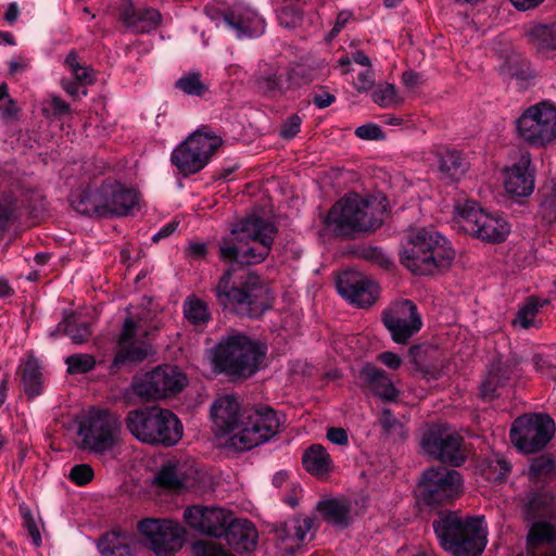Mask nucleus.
Masks as SVG:
<instances>
[{
  "label": "nucleus",
  "instance_id": "c03bdc74",
  "mask_svg": "<svg viewBox=\"0 0 556 556\" xmlns=\"http://www.w3.org/2000/svg\"><path fill=\"white\" fill-rule=\"evenodd\" d=\"M556 503V497L546 492L541 491L533 494L529 500V510L533 515V517L544 515L551 511Z\"/></svg>",
  "mask_w": 556,
  "mask_h": 556
},
{
  "label": "nucleus",
  "instance_id": "0eeeda50",
  "mask_svg": "<svg viewBox=\"0 0 556 556\" xmlns=\"http://www.w3.org/2000/svg\"><path fill=\"white\" fill-rule=\"evenodd\" d=\"M454 255L447 239L434 228H417L407 238L401 262L414 274L428 275L447 264Z\"/></svg>",
  "mask_w": 556,
  "mask_h": 556
},
{
  "label": "nucleus",
  "instance_id": "ea45409f",
  "mask_svg": "<svg viewBox=\"0 0 556 556\" xmlns=\"http://www.w3.org/2000/svg\"><path fill=\"white\" fill-rule=\"evenodd\" d=\"M175 87L182 93L191 97H202L208 90V86L202 80L201 74L197 72L182 74L175 81Z\"/></svg>",
  "mask_w": 556,
  "mask_h": 556
},
{
  "label": "nucleus",
  "instance_id": "f03ea898",
  "mask_svg": "<svg viewBox=\"0 0 556 556\" xmlns=\"http://www.w3.org/2000/svg\"><path fill=\"white\" fill-rule=\"evenodd\" d=\"M275 231L273 224L248 217L236 224L223 239L219 256L225 262L242 265L261 263L270 251Z\"/></svg>",
  "mask_w": 556,
  "mask_h": 556
},
{
  "label": "nucleus",
  "instance_id": "37998d69",
  "mask_svg": "<svg viewBox=\"0 0 556 556\" xmlns=\"http://www.w3.org/2000/svg\"><path fill=\"white\" fill-rule=\"evenodd\" d=\"M509 379L506 370L501 365L493 366L486 379L481 384V394L483 397L491 399L495 395L496 388L503 386Z\"/></svg>",
  "mask_w": 556,
  "mask_h": 556
},
{
  "label": "nucleus",
  "instance_id": "423d86ee",
  "mask_svg": "<svg viewBox=\"0 0 556 556\" xmlns=\"http://www.w3.org/2000/svg\"><path fill=\"white\" fill-rule=\"evenodd\" d=\"M434 533L452 556H480L486 546V527L482 516L462 518L444 513L433 522Z\"/></svg>",
  "mask_w": 556,
  "mask_h": 556
},
{
  "label": "nucleus",
  "instance_id": "ddd939ff",
  "mask_svg": "<svg viewBox=\"0 0 556 556\" xmlns=\"http://www.w3.org/2000/svg\"><path fill=\"white\" fill-rule=\"evenodd\" d=\"M187 384V377L175 366H159L147 372L137 374L131 383L132 392L142 400L168 397L180 392Z\"/></svg>",
  "mask_w": 556,
  "mask_h": 556
},
{
  "label": "nucleus",
  "instance_id": "e2e57ef3",
  "mask_svg": "<svg viewBox=\"0 0 556 556\" xmlns=\"http://www.w3.org/2000/svg\"><path fill=\"white\" fill-rule=\"evenodd\" d=\"M532 366L534 368L535 371L544 375V376H548V377H552L553 374H552V364L551 362L543 357V356H540V355H536L532 358Z\"/></svg>",
  "mask_w": 556,
  "mask_h": 556
},
{
  "label": "nucleus",
  "instance_id": "cd10ccee",
  "mask_svg": "<svg viewBox=\"0 0 556 556\" xmlns=\"http://www.w3.org/2000/svg\"><path fill=\"white\" fill-rule=\"evenodd\" d=\"M230 273L227 271L219 280L216 288V295L222 305L231 311L249 316L255 315L257 309L252 307V295L239 288L228 289Z\"/></svg>",
  "mask_w": 556,
  "mask_h": 556
},
{
  "label": "nucleus",
  "instance_id": "680f3d73",
  "mask_svg": "<svg viewBox=\"0 0 556 556\" xmlns=\"http://www.w3.org/2000/svg\"><path fill=\"white\" fill-rule=\"evenodd\" d=\"M327 439L337 445H346L349 442L348 433L343 428H329Z\"/></svg>",
  "mask_w": 556,
  "mask_h": 556
},
{
  "label": "nucleus",
  "instance_id": "6e6d98bb",
  "mask_svg": "<svg viewBox=\"0 0 556 556\" xmlns=\"http://www.w3.org/2000/svg\"><path fill=\"white\" fill-rule=\"evenodd\" d=\"M93 477V470L89 465L83 464L71 469L70 478L78 485H84Z\"/></svg>",
  "mask_w": 556,
  "mask_h": 556
},
{
  "label": "nucleus",
  "instance_id": "2f4dec72",
  "mask_svg": "<svg viewBox=\"0 0 556 556\" xmlns=\"http://www.w3.org/2000/svg\"><path fill=\"white\" fill-rule=\"evenodd\" d=\"M295 73L286 68L270 70L260 77L258 87L265 93L279 96L299 86L294 80Z\"/></svg>",
  "mask_w": 556,
  "mask_h": 556
},
{
  "label": "nucleus",
  "instance_id": "a211bd4d",
  "mask_svg": "<svg viewBox=\"0 0 556 556\" xmlns=\"http://www.w3.org/2000/svg\"><path fill=\"white\" fill-rule=\"evenodd\" d=\"M140 535L159 556H167L181 547L185 529L168 519H143L138 523Z\"/></svg>",
  "mask_w": 556,
  "mask_h": 556
},
{
  "label": "nucleus",
  "instance_id": "79ce46f5",
  "mask_svg": "<svg viewBox=\"0 0 556 556\" xmlns=\"http://www.w3.org/2000/svg\"><path fill=\"white\" fill-rule=\"evenodd\" d=\"M510 470L507 460L498 454L493 455L481 464V472L488 480H501Z\"/></svg>",
  "mask_w": 556,
  "mask_h": 556
},
{
  "label": "nucleus",
  "instance_id": "aec40b11",
  "mask_svg": "<svg viewBox=\"0 0 556 556\" xmlns=\"http://www.w3.org/2000/svg\"><path fill=\"white\" fill-rule=\"evenodd\" d=\"M148 333L142 317L130 314L124 323L113 365L117 367L144 359L151 352L150 344L144 340Z\"/></svg>",
  "mask_w": 556,
  "mask_h": 556
},
{
  "label": "nucleus",
  "instance_id": "c9c22d12",
  "mask_svg": "<svg viewBox=\"0 0 556 556\" xmlns=\"http://www.w3.org/2000/svg\"><path fill=\"white\" fill-rule=\"evenodd\" d=\"M317 509L329 523L337 527H346L351 521L350 505L345 500L320 501Z\"/></svg>",
  "mask_w": 556,
  "mask_h": 556
},
{
  "label": "nucleus",
  "instance_id": "864d4df0",
  "mask_svg": "<svg viewBox=\"0 0 556 556\" xmlns=\"http://www.w3.org/2000/svg\"><path fill=\"white\" fill-rule=\"evenodd\" d=\"M42 112L47 116H62L70 113V105L60 97L53 96L45 101Z\"/></svg>",
  "mask_w": 556,
  "mask_h": 556
},
{
  "label": "nucleus",
  "instance_id": "1a4fd4ad",
  "mask_svg": "<svg viewBox=\"0 0 556 556\" xmlns=\"http://www.w3.org/2000/svg\"><path fill=\"white\" fill-rule=\"evenodd\" d=\"M454 227L488 242H501L510 232V225L498 213H491L473 201H464L455 205Z\"/></svg>",
  "mask_w": 556,
  "mask_h": 556
},
{
  "label": "nucleus",
  "instance_id": "a878e982",
  "mask_svg": "<svg viewBox=\"0 0 556 556\" xmlns=\"http://www.w3.org/2000/svg\"><path fill=\"white\" fill-rule=\"evenodd\" d=\"M316 531V519L311 516H299L287 520L279 532L285 549L293 553L303 543L311 541Z\"/></svg>",
  "mask_w": 556,
  "mask_h": 556
},
{
  "label": "nucleus",
  "instance_id": "a19ab883",
  "mask_svg": "<svg viewBox=\"0 0 556 556\" xmlns=\"http://www.w3.org/2000/svg\"><path fill=\"white\" fill-rule=\"evenodd\" d=\"M63 331L67 334L74 343L84 342L89 336V328L86 323H80L75 316L65 318L60 323L55 332Z\"/></svg>",
  "mask_w": 556,
  "mask_h": 556
},
{
  "label": "nucleus",
  "instance_id": "4468645a",
  "mask_svg": "<svg viewBox=\"0 0 556 556\" xmlns=\"http://www.w3.org/2000/svg\"><path fill=\"white\" fill-rule=\"evenodd\" d=\"M205 12L217 28L230 31L240 40L260 37L266 29L265 20L243 3L233 5L228 12H220L214 7H207Z\"/></svg>",
  "mask_w": 556,
  "mask_h": 556
},
{
  "label": "nucleus",
  "instance_id": "774afa93",
  "mask_svg": "<svg viewBox=\"0 0 556 556\" xmlns=\"http://www.w3.org/2000/svg\"><path fill=\"white\" fill-rule=\"evenodd\" d=\"M0 113L3 118H11L15 116L17 113V106L14 100L9 99L4 105H1Z\"/></svg>",
  "mask_w": 556,
  "mask_h": 556
},
{
  "label": "nucleus",
  "instance_id": "8fccbe9b",
  "mask_svg": "<svg viewBox=\"0 0 556 556\" xmlns=\"http://www.w3.org/2000/svg\"><path fill=\"white\" fill-rule=\"evenodd\" d=\"M67 371L70 374H85L94 366V359L88 354H74L66 358Z\"/></svg>",
  "mask_w": 556,
  "mask_h": 556
},
{
  "label": "nucleus",
  "instance_id": "4d7b16f0",
  "mask_svg": "<svg viewBox=\"0 0 556 556\" xmlns=\"http://www.w3.org/2000/svg\"><path fill=\"white\" fill-rule=\"evenodd\" d=\"M301 118L298 115L290 116L280 129V136L285 139L293 138L299 131L301 126Z\"/></svg>",
  "mask_w": 556,
  "mask_h": 556
},
{
  "label": "nucleus",
  "instance_id": "bb28decb",
  "mask_svg": "<svg viewBox=\"0 0 556 556\" xmlns=\"http://www.w3.org/2000/svg\"><path fill=\"white\" fill-rule=\"evenodd\" d=\"M118 11L124 24L136 33H149L161 23L159 11L135 8L131 0H121Z\"/></svg>",
  "mask_w": 556,
  "mask_h": 556
},
{
  "label": "nucleus",
  "instance_id": "6ab92c4d",
  "mask_svg": "<svg viewBox=\"0 0 556 556\" xmlns=\"http://www.w3.org/2000/svg\"><path fill=\"white\" fill-rule=\"evenodd\" d=\"M460 444L462 437L444 425L430 427L420 441L425 454L453 466H459L465 462Z\"/></svg>",
  "mask_w": 556,
  "mask_h": 556
},
{
  "label": "nucleus",
  "instance_id": "49530a36",
  "mask_svg": "<svg viewBox=\"0 0 556 556\" xmlns=\"http://www.w3.org/2000/svg\"><path fill=\"white\" fill-rule=\"evenodd\" d=\"M543 304L540 303L538 300L531 299L529 300L525 306H522L518 313L517 317L515 319V325L520 326L521 328H529L535 325V315L538 313V309Z\"/></svg>",
  "mask_w": 556,
  "mask_h": 556
},
{
  "label": "nucleus",
  "instance_id": "b1692460",
  "mask_svg": "<svg viewBox=\"0 0 556 556\" xmlns=\"http://www.w3.org/2000/svg\"><path fill=\"white\" fill-rule=\"evenodd\" d=\"M503 186L514 197H528L533 192L534 174L528 152H522L511 165L504 168Z\"/></svg>",
  "mask_w": 556,
  "mask_h": 556
},
{
  "label": "nucleus",
  "instance_id": "72a5a7b5",
  "mask_svg": "<svg viewBox=\"0 0 556 556\" xmlns=\"http://www.w3.org/2000/svg\"><path fill=\"white\" fill-rule=\"evenodd\" d=\"M361 376L366 381L372 392L387 401H393L397 396V390L393 386L389 376L371 365H366L361 371Z\"/></svg>",
  "mask_w": 556,
  "mask_h": 556
},
{
  "label": "nucleus",
  "instance_id": "4c0bfd02",
  "mask_svg": "<svg viewBox=\"0 0 556 556\" xmlns=\"http://www.w3.org/2000/svg\"><path fill=\"white\" fill-rule=\"evenodd\" d=\"M528 36L540 52H546L556 49V29L552 25H533Z\"/></svg>",
  "mask_w": 556,
  "mask_h": 556
},
{
  "label": "nucleus",
  "instance_id": "58836bf2",
  "mask_svg": "<svg viewBox=\"0 0 556 556\" xmlns=\"http://www.w3.org/2000/svg\"><path fill=\"white\" fill-rule=\"evenodd\" d=\"M64 66L71 76L83 86L90 85L96 79L92 68L81 63L75 51L68 52L64 60Z\"/></svg>",
  "mask_w": 556,
  "mask_h": 556
},
{
  "label": "nucleus",
  "instance_id": "7ed1b4c3",
  "mask_svg": "<svg viewBox=\"0 0 556 556\" xmlns=\"http://www.w3.org/2000/svg\"><path fill=\"white\" fill-rule=\"evenodd\" d=\"M386 211L387 200L380 194L349 193L331 207L325 224L329 230L342 236L369 231L382 224Z\"/></svg>",
  "mask_w": 556,
  "mask_h": 556
},
{
  "label": "nucleus",
  "instance_id": "6e6552de",
  "mask_svg": "<svg viewBox=\"0 0 556 556\" xmlns=\"http://www.w3.org/2000/svg\"><path fill=\"white\" fill-rule=\"evenodd\" d=\"M126 428L142 443L164 446L176 445L184 434L179 418L173 412L156 406L130 410Z\"/></svg>",
  "mask_w": 556,
  "mask_h": 556
},
{
  "label": "nucleus",
  "instance_id": "4be33fe9",
  "mask_svg": "<svg viewBox=\"0 0 556 556\" xmlns=\"http://www.w3.org/2000/svg\"><path fill=\"white\" fill-rule=\"evenodd\" d=\"M232 517L231 511L218 506L194 505L184 513L190 528L214 538H223Z\"/></svg>",
  "mask_w": 556,
  "mask_h": 556
},
{
  "label": "nucleus",
  "instance_id": "a18cd8bd",
  "mask_svg": "<svg viewBox=\"0 0 556 556\" xmlns=\"http://www.w3.org/2000/svg\"><path fill=\"white\" fill-rule=\"evenodd\" d=\"M21 515L23 518L24 527L30 536L31 543L36 547H39L42 543L40 519L36 518L35 515L25 507H21Z\"/></svg>",
  "mask_w": 556,
  "mask_h": 556
},
{
  "label": "nucleus",
  "instance_id": "e433bc0d",
  "mask_svg": "<svg viewBox=\"0 0 556 556\" xmlns=\"http://www.w3.org/2000/svg\"><path fill=\"white\" fill-rule=\"evenodd\" d=\"M182 307L185 318L194 327H204L211 320L207 304L195 295L187 296Z\"/></svg>",
  "mask_w": 556,
  "mask_h": 556
},
{
  "label": "nucleus",
  "instance_id": "20e7f679",
  "mask_svg": "<svg viewBox=\"0 0 556 556\" xmlns=\"http://www.w3.org/2000/svg\"><path fill=\"white\" fill-rule=\"evenodd\" d=\"M80 214L99 217H123L140 208L138 191L116 179H105L71 199Z\"/></svg>",
  "mask_w": 556,
  "mask_h": 556
},
{
  "label": "nucleus",
  "instance_id": "0e129e2a",
  "mask_svg": "<svg viewBox=\"0 0 556 556\" xmlns=\"http://www.w3.org/2000/svg\"><path fill=\"white\" fill-rule=\"evenodd\" d=\"M61 84H62V87H63L64 91L68 96H71V97L76 98V97H79L80 94L81 96H87V90L83 89L80 91V87L79 86H81V85L79 83H77V81L74 83V81H72V80H70L67 78H63Z\"/></svg>",
  "mask_w": 556,
  "mask_h": 556
},
{
  "label": "nucleus",
  "instance_id": "09e8293b",
  "mask_svg": "<svg viewBox=\"0 0 556 556\" xmlns=\"http://www.w3.org/2000/svg\"><path fill=\"white\" fill-rule=\"evenodd\" d=\"M374 101L382 108L392 106L401 103L402 99L397 96L393 85L386 84L380 86L372 94Z\"/></svg>",
  "mask_w": 556,
  "mask_h": 556
},
{
  "label": "nucleus",
  "instance_id": "f3484780",
  "mask_svg": "<svg viewBox=\"0 0 556 556\" xmlns=\"http://www.w3.org/2000/svg\"><path fill=\"white\" fill-rule=\"evenodd\" d=\"M194 463L187 459L168 458L155 471L151 483L161 492L195 490L204 479Z\"/></svg>",
  "mask_w": 556,
  "mask_h": 556
},
{
  "label": "nucleus",
  "instance_id": "393cba45",
  "mask_svg": "<svg viewBox=\"0 0 556 556\" xmlns=\"http://www.w3.org/2000/svg\"><path fill=\"white\" fill-rule=\"evenodd\" d=\"M517 556H556V520L533 525L527 538V552Z\"/></svg>",
  "mask_w": 556,
  "mask_h": 556
},
{
  "label": "nucleus",
  "instance_id": "052dcab7",
  "mask_svg": "<svg viewBox=\"0 0 556 556\" xmlns=\"http://www.w3.org/2000/svg\"><path fill=\"white\" fill-rule=\"evenodd\" d=\"M29 65H30V61L28 58H26L24 55L13 56L8 62L9 74L10 75L22 74L28 70Z\"/></svg>",
  "mask_w": 556,
  "mask_h": 556
},
{
  "label": "nucleus",
  "instance_id": "2eb2a0df",
  "mask_svg": "<svg viewBox=\"0 0 556 556\" xmlns=\"http://www.w3.org/2000/svg\"><path fill=\"white\" fill-rule=\"evenodd\" d=\"M555 424L545 414H530L518 417L510 429V439L523 454L542 450L552 439Z\"/></svg>",
  "mask_w": 556,
  "mask_h": 556
},
{
  "label": "nucleus",
  "instance_id": "f704fd0d",
  "mask_svg": "<svg viewBox=\"0 0 556 556\" xmlns=\"http://www.w3.org/2000/svg\"><path fill=\"white\" fill-rule=\"evenodd\" d=\"M22 383L25 393L29 397H35L42 392V371L40 363L33 356H27L21 365Z\"/></svg>",
  "mask_w": 556,
  "mask_h": 556
},
{
  "label": "nucleus",
  "instance_id": "13d9d810",
  "mask_svg": "<svg viewBox=\"0 0 556 556\" xmlns=\"http://www.w3.org/2000/svg\"><path fill=\"white\" fill-rule=\"evenodd\" d=\"M374 83L375 77L372 71L370 68H364L357 74L354 86L358 91H367L374 86Z\"/></svg>",
  "mask_w": 556,
  "mask_h": 556
},
{
  "label": "nucleus",
  "instance_id": "69168bd1",
  "mask_svg": "<svg viewBox=\"0 0 556 556\" xmlns=\"http://www.w3.org/2000/svg\"><path fill=\"white\" fill-rule=\"evenodd\" d=\"M378 358L390 369H397L402 364L401 357L392 352L381 353Z\"/></svg>",
  "mask_w": 556,
  "mask_h": 556
},
{
  "label": "nucleus",
  "instance_id": "7c9ffc66",
  "mask_svg": "<svg viewBox=\"0 0 556 556\" xmlns=\"http://www.w3.org/2000/svg\"><path fill=\"white\" fill-rule=\"evenodd\" d=\"M138 542L132 535L112 531L105 534L98 543V551L102 556H131Z\"/></svg>",
  "mask_w": 556,
  "mask_h": 556
},
{
  "label": "nucleus",
  "instance_id": "338daca9",
  "mask_svg": "<svg viewBox=\"0 0 556 556\" xmlns=\"http://www.w3.org/2000/svg\"><path fill=\"white\" fill-rule=\"evenodd\" d=\"M334 101V96L324 92L320 94L315 96L314 103L319 109H325L331 105Z\"/></svg>",
  "mask_w": 556,
  "mask_h": 556
},
{
  "label": "nucleus",
  "instance_id": "c85d7f7f",
  "mask_svg": "<svg viewBox=\"0 0 556 556\" xmlns=\"http://www.w3.org/2000/svg\"><path fill=\"white\" fill-rule=\"evenodd\" d=\"M223 538L236 552H251L257 544L258 533L251 521L232 517Z\"/></svg>",
  "mask_w": 556,
  "mask_h": 556
},
{
  "label": "nucleus",
  "instance_id": "5fc2aeb1",
  "mask_svg": "<svg viewBox=\"0 0 556 556\" xmlns=\"http://www.w3.org/2000/svg\"><path fill=\"white\" fill-rule=\"evenodd\" d=\"M355 135L363 140H382L384 134L380 126L374 123H367L355 129Z\"/></svg>",
  "mask_w": 556,
  "mask_h": 556
},
{
  "label": "nucleus",
  "instance_id": "3c124183",
  "mask_svg": "<svg viewBox=\"0 0 556 556\" xmlns=\"http://www.w3.org/2000/svg\"><path fill=\"white\" fill-rule=\"evenodd\" d=\"M380 424L382 428L390 434L399 438L406 435V430L389 410H383L380 417Z\"/></svg>",
  "mask_w": 556,
  "mask_h": 556
},
{
  "label": "nucleus",
  "instance_id": "c756f323",
  "mask_svg": "<svg viewBox=\"0 0 556 556\" xmlns=\"http://www.w3.org/2000/svg\"><path fill=\"white\" fill-rule=\"evenodd\" d=\"M435 154L440 173L444 179L457 181L466 174L468 163L458 151L439 148Z\"/></svg>",
  "mask_w": 556,
  "mask_h": 556
},
{
  "label": "nucleus",
  "instance_id": "603ef678",
  "mask_svg": "<svg viewBox=\"0 0 556 556\" xmlns=\"http://www.w3.org/2000/svg\"><path fill=\"white\" fill-rule=\"evenodd\" d=\"M277 17L286 28L294 27L301 18L300 12L292 4H283L277 9Z\"/></svg>",
  "mask_w": 556,
  "mask_h": 556
},
{
  "label": "nucleus",
  "instance_id": "de8ad7c7",
  "mask_svg": "<svg viewBox=\"0 0 556 556\" xmlns=\"http://www.w3.org/2000/svg\"><path fill=\"white\" fill-rule=\"evenodd\" d=\"M555 464L547 457H538L532 460L529 469V477L533 481H540L553 475Z\"/></svg>",
  "mask_w": 556,
  "mask_h": 556
},
{
  "label": "nucleus",
  "instance_id": "f257e3e1",
  "mask_svg": "<svg viewBox=\"0 0 556 556\" xmlns=\"http://www.w3.org/2000/svg\"><path fill=\"white\" fill-rule=\"evenodd\" d=\"M213 430L217 435H229V446L248 451L269 441L277 432L280 421L269 407L241 413L239 399L224 394L211 406Z\"/></svg>",
  "mask_w": 556,
  "mask_h": 556
},
{
  "label": "nucleus",
  "instance_id": "9b49d317",
  "mask_svg": "<svg viewBox=\"0 0 556 556\" xmlns=\"http://www.w3.org/2000/svg\"><path fill=\"white\" fill-rule=\"evenodd\" d=\"M118 419L106 410L91 409L78 420L81 446L96 454L112 451L119 441Z\"/></svg>",
  "mask_w": 556,
  "mask_h": 556
},
{
  "label": "nucleus",
  "instance_id": "412c9836",
  "mask_svg": "<svg viewBox=\"0 0 556 556\" xmlns=\"http://www.w3.org/2000/svg\"><path fill=\"white\" fill-rule=\"evenodd\" d=\"M383 323L395 343L404 344L422 325L416 305L409 300L393 302L383 314Z\"/></svg>",
  "mask_w": 556,
  "mask_h": 556
},
{
  "label": "nucleus",
  "instance_id": "39448f33",
  "mask_svg": "<svg viewBox=\"0 0 556 556\" xmlns=\"http://www.w3.org/2000/svg\"><path fill=\"white\" fill-rule=\"evenodd\" d=\"M265 354V345L245 334L229 333L207 350L205 357L215 372L248 378L261 368Z\"/></svg>",
  "mask_w": 556,
  "mask_h": 556
},
{
  "label": "nucleus",
  "instance_id": "473e14b6",
  "mask_svg": "<svg viewBox=\"0 0 556 556\" xmlns=\"http://www.w3.org/2000/svg\"><path fill=\"white\" fill-rule=\"evenodd\" d=\"M303 466L311 475L325 478L333 469V462L327 450L320 444L308 447L302 457Z\"/></svg>",
  "mask_w": 556,
  "mask_h": 556
},
{
  "label": "nucleus",
  "instance_id": "5701e85b",
  "mask_svg": "<svg viewBox=\"0 0 556 556\" xmlns=\"http://www.w3.org/2000/svg\"><path fill=\"white\" fill-rule=\"evenodd\" d=\"M336 286L342 298L359 307L370 306L379 294V287L375 281L353 270L340 274Z\"/></svg>",
  "mask_w": 556,
  "mask_h": 556
},
{
  "label": "nucleus",
  "instance_id": "bf43d9fd",
  "mask_svg": "<svg viewBox=\"0 0 556 556\" xmlns=\"http://www.w3.org/2000/svg\"><path fill=\"white\" fill-rule=\"evenodd\" d=\"M16 205L11 198L4 199L0 202V230H2L7 223L13 217Z\"/></svg>",
  "mask_w": 556,
  "mask_h": 556
},
{
  "label": "nucleus",
  "instance_id": "f8f14e48",
  "mask_svg": "<svg viewBox=\"0 0 556 556\" xmlns=\"http://www.w3.org/2000/svg\"><path fill=\"white\" fill-rule=\"evenodd\" d=\"M518 136L528 144L543 148L556 140V106L542 102L523 112L517 119Z\"/></svg>",
  "mask_w": 556,
  "mask_h": 556
},
{
  "label": "nucleus",
  "instance_id": "dca6fc26",
  "mask_svg": "<svg viewBox=\"0 0 556 556\" xmlns=\"http://www.w3.org/2000/svg\"><path fill=\"white\" fill-rule=\"evenodd\" d=\"M464 481L456 470L444 467L426 470L418 485V496L427 505L446 504L463 492Z\"/></svg>",
  "mask_w": 556,
  "mask_h": 556
},
{
  "label": "nucleus",
  "instance_id": "9d476101",
  "mask_svg": "<svg viewBox=\"0 0 556 556\" xmlns=\"http://www.w3.org/2000/svg\"><path fill=\"white\" fill-rule=\"evenodd\" d=\"M222 143V137L213 130L198 129L173 150L172 163L185 176L195 174L207 165Z\"/></svg>",
  "mask_w": 556,
  "mask_h": 556
}]
</instances>
